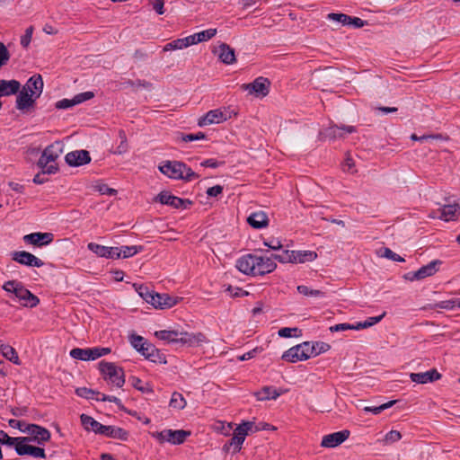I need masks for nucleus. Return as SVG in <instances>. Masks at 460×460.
<instances>
[{"mask_svg":"<svg viewBox=\"0 0 460 460\" xmlns=\"http://www.w3.org/2000/svg\"><path fill=\"white\" fill-rule=\"evenodd\" d=\"M349 434L348 429H344L325 435L322 438L321 447L328 448L338 447L349 437Z\"/></svg>","mask_w":460,"mask_h":460,"instance_id":"15","label":"nucleus"},{"mask_svg":"<svg viewBox=\"0 0 460 460\" xmlns=\"http://www.w3.org/2000/svg\"><path fill=\"white\" fill-rule=\"evenodd\" d=\"M66 162L71 166H80L90 163V154L86 150H76L66 154Z\"/></svg>","mask_w":460,"mask_h":460,"instance_id":"20","label":"nucleus"},{"mask_svg":"<svg viewBox=\"0 0 460 460\" xmlns=\"http://www.w3.org/2000/svg\"><path fill=\"white\" fill-rule=\"evenodd\" d=\"M245 439L243 432L238 431L236 429L234 431L233 438L224 446L225 451H229L231 447L234 448V452H239L242 448V445Z\"/></svg>","mask_w":460,"mask_h":460,"instance_id":"28","label":"nucleus"},{"mask_svg":"<svg viewBox=\"0 0 460 460\" xmlns=\"http://www.w3.org/2000/svg\"><path fill=\"white\" fill-rule=\"evenodd\" d=\"M120 250V255L122 258H129L133 255L137 254V252H141L143 250L142 246H121L119 248Z\"/></svg>","mask_w":460,"mask_h":460,"instance_id":"41","label":"nucleus"},{"mask_svg":"<svg viewBox=\"0 0 460 460\" xmlns=\"http://www.w3.org/2000/svg\"><path fill=\"white\" fill-rule=\"evenodd\" d=\"M346 25H351L355 28H361L365 25V22L358 17H350Z\"/></svg>","mask_w":460,"mask_h":460,"instance_id":"57","label":"nucleus"},{"mask_svg":"<svg viewBox=\"0 0 460 460\" xmlns=\"http://www.w3.org/2000/svg\"><path fill=\"white\" fill-rule=\"evenodd\" d=\"M87 248L97 256L106 258L108 246L101 245L95 243H89Z\"/></svg>","mask_w":460,"mask_h":460,"instance_id":"42","label":"nucleus"},{"mask_svg":"<svg viewBox=\"0 0 460 460\" xmlns=\"http://www.w3.org/2000/svg\"><path fill=\"white\" fill-rule=\"evenodd\" d=\"M270 86V80L266 77L260 76L250 84H243L242 87L248 91L250 94L264 97L269 94Z\"/></svg>","mask_w":460,"mask_h":460,"instance_id":"11","label":"nucleus"},{"mask_svg":"<svg viewBox=\"0 0 460 460\" xmlns=\"http://www.w3.org/2000/svg\"><path fill=\"white\" fill-rule=\"evenodd\" d=\"M87 354H88V360H94L96 358H100V352L98 350V348H91L87 349Z\"/></svg>","mask_w":460,"mask_h":460,"instance_id":"64","label":"nucleus"},{"mask_svg":"<svg viewBox=\"0 0 460 460\" xmlns=\"http://www.w3.org/2000/svg\"><path fill=\"white\" fill-rule=\"evenodd\" d=\"M354 329V325L349 324V323H339L333 326L330 327V331L332 332H340V331H346V330H352Z\"/></svg>","mask_w":460,"mask_h":460,"instance_id":"56","label":"nucleus"},{"mask_svg":"<svg viewBox=\"0 0 460 460\" xmlns=\"http://www.w3.org/2000/svg\"><path fill=\"white\" fill-rule=\"evenodd\" d=\"M293 263H305L314 261L317 258V253L314 251H292Z\"/></svg>","mask_w":460,"mask_h":460,"instance_id":"29","label":"nucleus"},{"mask_svg":"<svg viewBox=\"0 0 460 460\" xmlns=\"http://www.w3.org/2000/svg\"><path fill=\"white\" fill-rule=\"evenodd\" d=\"M21 84L16 80H2L1 83V93L3 95H12L17 93L20 90Z\"/></svg>","mask_w":460,"mask_h":460,"instance_id":"33","label":"nucleus"},{"mask_svg":"<svg viewBox=\"0 0 460 460\" xmlns=\"http://www.w3.org/2000/svg\"><path fill=\"white\" fill-rule=\"evenodd\" d=\"M435 307H438V308L446 309V310H452L455 308L454 299L441 301V302L436 304Z\"/></svg>","mask_w":460,"mask_h":460,"instance_id":"58","label":"nucleus"},{"mask_svg":"<svg viewBox=\"0 0 460 460\" xmlns=\"http://www.w3.org/2000/svg\"><path fill=\"white\" fill-rule=\"evenodd\" d=\"M297 332V329L296 328H288V327H285V328H281L279 331V335L280 337L289 338V337H292V332Z\"/></svg>","mask_w":460,"mask_h":460,"instance_id":"61","label":"nucleus"},{"mask_svg":"<svg viewBox=\"0 0 460 460\" xmlns=\"http://www.w3.org/2000/svg\"><path fill=\"white\" fill-rule=\"evenodd\" d=\"M99 367L105 379L119 388L123 386L125 378L122 368L117 367L114 363L105 361H101Z\"/></svg>","mask_w":460,"mask_h":460,"instance_id":"7","label":"nucleus"},{"mask_svg":"<svg viewBox=\"0 0 460 460\" xmlns=\"http://www.w3.org/2000/svg\"><path fill=\"white\" fill-rule=\"evenodd\" d=\"M75 393L78 396L90 399L94 398V395H100L101 394L99 392H96L94 390L86 388V387H80L75 390Z\"/></svg>","mask_w":460,"mask_h":460,"instance_id":"48","label":"nucleus"},{"mask_svg":"<svg viewBox=\"0 0 460 460\" xmlns=\"http://www.w3.org/2000/svg\"><path fill=\"white\" fill-rule=\"evenodd\" d=\"M23 91L31 93L33 98H39L43 91V80L40 75L31 76L24 86Z\"/></svg>","mask_w":460,"mask_h":460,"instance_id":"21","label":"nucleus"},{"mask_svg":"<svg viewBox=\"0 0 460 460\" xmlns=\"http://www.w3.org/2000/svg\"><path fill=\"white\" fill-rule=\"evenodd\" d=\"M255 427L256 424L252 421H243L236 427V429L238 431L240 430V432H243V436L246 437L250 431L256 432Z\"/></svg>","mask_w":460,"mask_h":460,"instance_id":"46","label":"nucleus"},{"mask_svg":"<svg viewBox=\"0 0 460 460\" xmlns=\"http://www.w3.org/2000/svg\"><path fill=\"white\" fill-rule=\"evenodd\" d=\"M54 239V234L52 233H31L29 234H25L22 238L23 242L26 244H31L36 247H41L49 245L52 243Z\"/></svg>","mask_w":460,"mask_h":460,"instance_id":"13","label":"nucleus"},{"mask_svg":"<svg viewBox=\"0 0 460 460\" xmlns=\"http://www.w3.org/2000/svg\"><path fill=\"white\" fill-rule=\"evenodd\" d=\"M277 265L270 258L246 254L236 261V268L246 275L257 276L272 272Z\"/></svg>","mask_w":460,"mask_h":460,"instance_id":"1","label":"nucleus"},{"mask_svg":"<svg viewBox=\"0 0 460 460\" xmlns=\"http://www.w3.org/2000/svg\"><path fill=\"white\" fill-rule=\"evenodd\" d=\"M169 405L173 409L182 410L186 407L187 402L181 394L174 392L172 394Z\"/></svg>","mask_w":460,"mask_h":460,"instance_id":"37","label":"nucleus"},{"mask_svg":"<svg viewBox=\"0 0 460 460\" xmlns=\"http://www.w3.org/2000/svg\"><path fill=\"white\" fill-rule=\"evenodd\" d=\"M458 208L457 204L444 206L441 209L439 218L445 221L454 220Z\"/></svg>","mask_w":460,"mask_h":460,"instance_id":"36","label":"nucleus"},{"mask_svg":"<svg viewBox=\"0 0 460 460\" xmlns=\"http://www.w3.org/2000/svg\"><path fill=\"white\" fill-rule=\"evenodd\" d=\"M139 296L148 304L158 310H166L179 304L182 298L172 296L166 293L150 291L146 287L139 286L137 289Z\"/></svg>","mask_w":460,"mask_h":460,"instance_id":"3","label":"nucleus"},{"mask_svg":"<svg viewBox=\"0 0 460 460\" xmlns=\"http://www.w3.org/2000/svg\"><path fill=\"white\" fill-rule=\"evenodd\" d=\"M297 291L305 296H322L323 293L318 289H312L306 286L301 285L296 288Z\"/></svg>","mask_w":460,"mask_h":460,"instance_id":"44","label":"nucleus"},{"mask_svg":"<svg viewBox=\"0 0 460 460\" xmlns=\"http://www.w3.org/2000/svg\"><path fill=\"white\" fill-rule=\"evenodd\" d=\"M313 350L314 351V357L318 356L321 353L326 352L331 349V346L325 342L311 343Z\"/></svg>","mask_w":460,"mask_h":460,"instance_id":"51","label":"nucleus"},{"mask_svg":"<svg viewBox=\"0 0 460 460\" xmlns=\"http://www.w3.org/2000/svg\"><path fill=\"white\" fill-rule=\"evenodd\" d=\"M20 441H21L20 438H11L6 433L2 431V445L3 444H7V445H13V444H15L16 445Z\"/></svg>","mask_w":460,"mask_h":460,"instance_id":"60","label":"nucleus"},{"mask_svg":"<svg viewBox=\"0 0 460 460\" xmlns=\"http://www.w3.org/2000/svg\"><path fill=\"white\" fill-rule=\"evenodd\" d=\"M132 385L136 389H137L143 393H153V389H152L151 385L148 383L143 384V382L139 378L133 377L132 378Z\"/></svg>","mask_w":460,"mask_h":460,"instance_id":"45","label":"nucleus"},{"mask_svg":"<svg viewBox=\"0 0 460 460\" xmlns=\"http://www.w3.org/2000/svg\"><path fill=\"white\" fill-rule=\"evenodd\" d=\"M327 18L331 21L338 22L342 25H346L347 22L349 19V16L345 13H331L327 15Z\"/></svg>","mask_w":460,"mask_h":460,"instance_id":"52","label":"nucleus"},{"mask_svg":"<svg viewBox=\"0 0 460 460\" xmlns=\"http://www.w3.org/2000/svg\"><path fill=\"white\" fill-rule=\"evenodd\" d=\"M441 263L439 260L432 261L429 264L422 266L417 271L407 273L404 278L410 281H414L433 276L438 270V267Z\"/></svg>","mask_w":460,"mask_h":460,"instance_id":"10","label":"nucleus"},{"mask_svg":"<svg viewBox=\"0 0 460 460\" xmlns=\"http://www.w3.org/2000/svg\"><path fill=\"white\" fill-rule=\"evenodd\" d=\"M22 431L28 435L27 438H22L23 441H34L38 444H42L50 438V432L47 429L36 424L26 423Z\"/></svg>","mask_w":460,"mask_h":460,"instance_id":"9","label":"nucleus"},{"mask_svg":"<svg viewBox=\"0 0 460 460\" xmlns=\"http://www.w3.org/2000/svg\"><path fill=\"white\" fill-rule=\"evenodd\" d=\"M402 438V434L401 432L397 431V430H391L389 431L385 437V440L386 442H396L398 440H400Z\"/></svg>","mask_w":460,"mask_h":460,"instance_id":"54","label":"nucleus"},{"mask_svg":"<svg viewBox=\"0 0 460 460\" xmlns=\"http://www.w3.org/2000/svg\"><path fill=\"white\" fill-rule=\"evenodd\" d=\"M12 259L14 261L28 267L40 268L45 264L41 259L26 251L13 252L12 253Z\"/></svg>","mask_w":460,"mask_h":460,"instance_id":"12","label":"nucleus"},{"mask_svg":"<svg viewBox=\"0 0 460 460\" xmlns=\"http://www.w3.org/2000/svg\"><path fill=\"white\" fill-rule=\"evenodd\" d=\"M2 356L15 365H21V360L16 350L10 345L2 344Z\"/></svg>","mask_w":460,"mask_h":460,"instance_id":"35","label":"nucleus"},{"mask_svg":"<svg viewBox=\"0 0 460 460\" xmlns=\"http://www.w3.org/2000/svg\"><path fill=\"white\" fill-rule=\"evenodd\" d=\"M228 119L226 113L219 109L209 111L205 116L201 117L198 124L199 126H207L211 124H218Z\"/></svg>","mask_w":460,"mask_h":460,"instance_id":"18","label":"nucleus"},{"mask_svg":"<svg viewBox=\"0 0 460 460\" xmlns=\"http://www.w3.org/2000/svg\"><path fill=\"white\" fill-rule=\"evenodd\" d=\"M208 338L200 332H180L179 343L187 345L189 347L200 346L203 343H207Z\"/></svg>","mask_w":460,"mask_h":460,"instance_id":"14","label":"nucleus"},{"mask_svg":"<svg viewBox=\"0 0 460 460\" xmlns=\"http://www.w3.org/2000/svg\"><path fill=\"white\" fill-rule=\"evenodd\" d=\"M94 189L99 191L102 195L113 196L117 194V190L115 189L110 188L108 185L104 183H99L94 186Z\"/></svg>","mask_w":460,"mask_h":460,"instance_id":"49","label":"nucleus"},{"mask_svg":"<svg viewBox=\"0 0 460 460\" xmlns=\"http://www.w3.org/2000/svg\"><path fill=\"white\" fill-rule=\"evenodd\" d=\"M2 288L7 296L5 302L9 305L19 303L23 307L34 308L40 304L39 297L25 288L21 282L8 281Z\"/></svg>","mask_w":460,"mask_h":460,"instance_id":"2","label":"nucleus"},{"mask_svg":"<svg viewBox=\"0 0 460 460\" xmlns=\"http://www.w3.org/2000/svg\"><path fill=\"white\" fill-rule=\"evenodd\" d=\"M227 291L230 293L232 296H241L248 295V292L243 291L239 288H233L232 287H228Z\"/></svg>","mask_w":460,"mask_h":460,"instance_id":"62","label":"nucleus"},{"mask_svg":"<svg viewBox=\"0 0 460 460\" xmlns=\"http://www.w3.org/2000/svg\"><path fill=\"white\" fill-rule=\"evenodd\" d=\"M25 442L26 441L22 440L15 445V450L18 455H20V456L30 455L34 457H41V458L46 457L45 450L43 448L34 447L31 445H28Z\"/></svg>","mask_w":460,"mask_h":460,"instance_id":"22","label":"nucleus"},{"mask_svg":"<svg viewBox=\"0 0 460 460\" xmlns=\"http://www.w3.org/2000/svg\"><path fill=\"white\" fill-rule=\"evenodd\" d=\"M353 132H355V128L353 126L331 125L324 130V136L331 139H335L338 137H343L345 135Z\"/></svg>","mask_w":460,"mask_h":460,"instance_id":"25","label":"nucleus"},{"mask_svg":"<svg viewBox=\"0 0 460 460\" xmlns=\"http://www.w3.org/2000/svg\"><path fill=\"white\" fill-rule=\"evenodd\" d=\"M158 169L163 174L173 180L190 181L199 178V174L180 161H164L160 164Z\"/></svg>","mask_w":460,"mask_h":460,"instance_id":"4","label":"nucleus"},{"mask_svg":"<svg viewBox=\"0 0 460 460\" xmlns=\"http://www.w3.org/2000/svg\"><path fill=\"white\" fill-rule=\"evenodd\" d=\"M410 378L412 382L417 384H427L439 380L441 378V375L437 371V369L433 368L427 372L411 373Z\"/></svg>","mask_w":460,"mask_h":460,"instance_id":"23","label":"nucleus"},{"mask_svg":"<svg viewBox=\"0 0 460 460\" xmlns=\"http://www.w3.org/2000/svg\"><path fill=\"white\" fill-rule=\"evenodd\" d=\"M82 425L84 427L86 430H93L95 431V429L98 428V421H96L91 416H88L86 414H82L80 416Z\"/></svg>","mask_w":460,"mask_h":460,"instance_id":"40","label":"nucleus"},{"mask_svg":"<svg viewBox=\"0 0 460 460\" xmlns=\"http://www.w3.org/2000/svg\"><path fill=\"white\" fill-rule=\"evenodd\" d=\"M131 345L143 356L151 358L155 350L154 347L147 343L142 336L132 334L129 337Z\"/></svg>","mask_w":460,"mask_h":460,"instance_id":"19","label":"nucleus"},{"mask_svg":"<svg viewBox=\"0 0 460 460\" xmlns=\"http://www.w3.org/2000/svg\"><path fill=\"white\" fill-rule=\"evenodd\" d=\"M156 199L159 200L162 204L169 205L174 208H186L187 205H190L191 201L189 199H182L179 197L171 195L168 191H162L156 197Z\"/></svg>","mask_w":460,"mask_h":460,"instance_id":"17","label":"nucleus"},{"mask_svg":"<svg viewBox=\"0 0 460 460\" xmlns=\"http://www.w3.org/2000/svg\"><path fill=\"white\" fill-rule=\"evenodd\" d=\"M93 97V92H85L75 95L73 99H63L56 102L57 109H67L74 105L82 103Z\"/></svg>","mask_w":460,"mask_h":460,"instance_id":"24","label":"nucleus"},{"mask_svg":"<svg viewBox=\"0 0 460 460\" xmlns=\"http://www.w3.org/2000/svg\"><path fill=\"white\" fill-rule=\"evenodd\" d=\"M33 30H34V28L32 26L28 27L25 30L24 35L22 36V38H21V45L25 49L29 47V45L31 41Z\"/></svg>","mask_w":460,"mask_h":460,"instance_id":"53","label":"nucleus"},{"mask_svg":"<svg viewBox=\"0 0 460 460\" xmlns=\"http://www.w3.org/2000/svg\"><path fill=\"white\" fill-rule=\"evenodd\" d=\"M164 0H155L153 8L158 14H163L164 13Z\"/></svg>","mask_w":460,"mask_h":460,"instance_id":"63","label":"nucleus"},{"mask_svg":"<svg viewBox=\"0 0 460 460\" xmlns=\"http://www.w3.org/2000/svg\"><path fill=\"white\" fill-rule=\"evenodd\" d=\"M314 351L313 350V347H311V343L303 342L285 351L281 358L288 362L295 363L314 357Z\"/></svg>","mask_w":460,"mask_h":460,"instance_id":"6","label":"nucleus"},{"mask_svg":"<svg viewBox=\"0 0 460 460\" xmlns=\"http://www.w3.org/2000/svg\"><path fill=\"white\" fill-rule=\"evenodd\" d=\"M253 395L258 401L276 400L280 393L270 386H264L260 391L254 392Z\"/></svg>","mask_w":460,"mask_h":460,"instance_id":"31","label":"nucleus"},{"mask_svg":"<svg viewBox=\"0 0 460 460\" xmlns=\"http://www.w3.org/2000/svg\"><path fill=\"white\" fill-rule=\"evenodd\" d=\"M107 436L113 438L127 440L128 438V432L119 427L109 426V431Z\"/></svg>","mask_w":460,"mask_h":460,"instance_id":"38","label":"nucleus"},{"mask_svg":"<svg viewBox=\"0 0 460 460\" xmlns=\"http://www.w3.org/2000/svg\"><path fill=\"white\" fill-rule=\"evenodd\" d=\"M180 332L175 330H162L155 332V336L167 343H179Z\"/></svg>","mask_w":460,"mask_h":460,"instance_id":"30","label":"nucleus"},{"mask_svg":"<svg viewBox=\"0 0 460 460\" xmlns=\"http://www.w3.org/2000/svg\"><path fill=\"white\" fill-rule=\"evenodd\" d=\"M190 435V431L183 429H164L163 431L154 432L152 434V436L155 438L160 443L169 442L172 445L182 444Z\"/></svg>","mask_w":460,"mask_h":460,"instance_id":"8","label":"nucleus"},{"mask_svg":"<svg viewBox=\"0 0 460 460\" xmlns=\"http://www.w3.org/2000/svg\"><path fill=\"white\" fill-rule=\"evenodd\" d=\"M37 99L38 98H33L31 96V93L22 89L16 98V108L22 113H30L34 110Z\"/></svg>","mask_w":460,"mask_h":460,"instance_id":"16","label":"nucleus"},{"mask_svg":"<svg viewBox=\"0 0 460 460\" xmlns=\"http://www.w3.org/2000/svg\"><path fill=\"white\" fill-rule=\"evenodd\" d=\"M395 402L396 401H390V402L383 403V404H381L380 406H377V407L366 406L364 408V411H365L372 412L374 414H379L384 410H386V409L390 408L391 406H393L395 403Z\"/></svg>","mask_w":460,"mask_h":460,"instance_id":"47","label":"nucleus"},{"mask_svg":"<svg viewBox=\"0 0 460 460\" xmlns=\"http://www.w3.org/2000/svg\"><path fill=\"white\" fill-rule=\"evenodd\" d=\"M63 146H64L61 142L56 141L43 150L37 164L41 169L43 174H52L57 172L58 168L56 161L63 153Z\"/></svg>","mask_w":460,"mask_h":460,"instance_id":"5","label":"nucleus"},{"mask_svg":"<svg viewBox=\"0 0 460 460\" xmlns=\"http://www.w3.org/2000/svg\"><path fill=\"white\" fill-rule=\"evenodd\" d=\"M218 58L226 65H231L235 62L234 49L229 45L222 43L218 46Z\"/></svg>","mask_w":460,"mask_h":460,"instance_id":"27","label":"nucleus"},{"mask_svg":"<svg viewBox=\"0 0 460 460\" xmlns=\"http://www.w3.org/2000/svg\"><path fill=\"white\" fill-rule=\"evenodd\" d=\"M217 34V29H208L200 32L190 35L192 45L207 41Z\"/></svg>","mask_w":460,"mask_h":460,"instance_id":"34","label":"nucleus"},{"mask_svg":"<svg viewBox=\"0 0 460 460\" xmlns=\"http://www.w3.org/2000/svg\"><path fill=\"white\" fill-rule=\"evenodd\" d=\"M107 259H119L121 258L120 250L118 247H108L106 255Z\"/></svg>","mask_w":460,"mask_h":460,"instance_id":"55","label":"nucleus"},{"mask_svg":"<svg viewBox=\"0 0 460 460\" xmlns=\"http://www.w3.org/2000/svg\"><path fill=\"white\" fill-rule=\"evenodd\" d=\"M293 252L289 250H284L280 253L274 254L273 258L278 260L281 263H293Z\"/></svg>","mask_w":460,"mask_h":460,"instance_id":"43","label":"nucleus"},{"mask_svg":"<svg viewBox=\"0 0 460 460\" xmlns=\"http://www.w3.org/2000/svg\"><path fill=\"white\" fill-rule=\"evenodd\" d=\"M223 191V187L221 185H215L207 190V194L209 197H217L220 195Z\"/></svg>","mask_w":460,"mask_h":460,"instance_id":"59","label":"nucleus"},{"mask_svg":"<svg viewBox=\"0 0 460 460\" xmlns=\"http://www.w3.org/2000/svg\"><path fill=\"white\" fill-rule=\"evenodd\" d=\"M191 45H192V43H191V40H190V37L187 36L185 38L177 39L175 40H172V41L167 43L164 47V51H171V50H176V49H182L188 48V47H190Z\"/></svg>","mask_w":460,"mask_h":460,"instance_id":"32","label":"nucleus"},{"mask_svg":"<svg viewBox=\"0 0 460 460\" xmlns=\"http://www.w3.org/2000/svg\"><path fill=\"white\" fill-rule=\"evenodd\" d=\"M248 224L256 229L266 227L269 225V218L265 212L258 211L252 213L247 218Z\"/></svg>","mask_w":460,"mask_h":460,"instance_id":"26","label":"nucleus"},{"mask_svg":"<svg viewBox=\"0 0 460 460\" xmlns=\"http://www.w3.org/2000/svg\"><path fill=\"white\" fill-rule=\"evenodd\" d=\"M377 255L379 257H384V258L392 260L394 261H399V262L404 261V259L402 257H401L400 255L396 254L395 252H394L389 248H382V249H380L377 252Z\"/></svg>","mask_w":460,"mask_h":460,"instance_id":"39","label":"nucleus"},{"mask_svg":"<svg viewBox=\"0 0 460 460\" xmlns=\"http://www.w3.org/2000/svg\"><path fill=\"white\" fill-rule=\"evenodd\" d=\"M70 356L75 359L88 360L87 349L75 348L70 351Z\"/></svg>","mask_w":460,"mask_h":460,"instance_id":"50","label":"nucleus"}]
</instances>
